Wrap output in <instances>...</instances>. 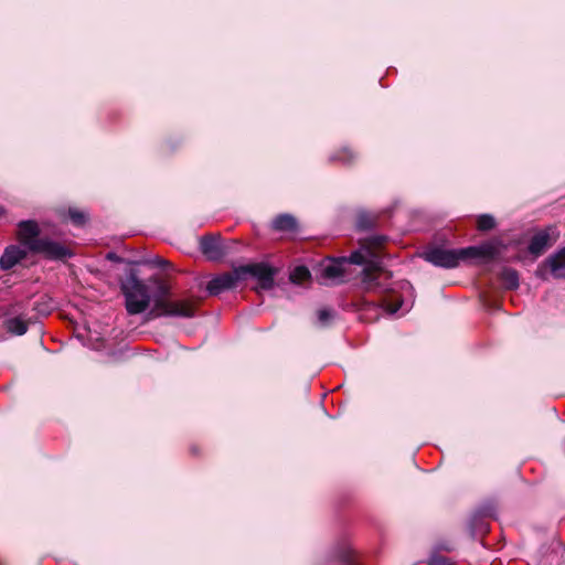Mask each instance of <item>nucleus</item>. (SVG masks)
Listing matches in <instances>:
<instances>
[{
  "instance_id": "f257e3e1",
  "label": "nucleus",
  "mask_w": 565,
  "mask_h": 565,
  "mask_svg": "<svg viewBox=\"0 0 565 565\" xmlns=\"http://www.w3.org/2000/svg\"><path fill=\"white\" fill-rule=\"evenodd\" d=\"M386 241L385 236L373 235L370 236L362 244L361 248L351 253L349 257H341L324 264L321 268V277L326 284H341L348 280L347 266L349 265H366L361 270L362 284L367 290L377 288V276L374 269L377 268L379 258L373 248L380 247Z\"/></svg>"
},
{
  "instance_id": "f03ea898",
  "label": "nucleus",
  "mask_w": 565,
  "mask_h": 565,
  "mask_svg": "<svg viewBox=\"0 0 565 565\" xmlns=\"http://www.w3.org/2000/svg\"><path fill=\"white\" fill-rule=\"evenodd\" d=\"M18 237L23 247L33 254H41L53 260H62L73 254L68 247L47 237L40 236V228L34 221L19 223Z\"/></svg>"
},
{
  "instance_id": "7ed1b4c3",
  "label": "nucleus",
  "mask_w": 565,
  "mask_h": 565,
  "mask_svg": "<svg viewBox=\"0 0 565 565\" xmlns=\"http://www.w3.org/2000/svg\"><path fill=\"white\" fill-rule=\"evenodd\" d=\"M497 249L491 244L481 246H469L460 249H447L441 247H430L422 253V257L437 267L455 268L460 260L469 258L491 259L495 256Z\"/></svg>"
},
{
  "instance_id": "20e7f679",
  "label": "nucleus",
  "mask_w": 565,
  "mask_h": 565,
  "mask_svg": "<svg viewBox=\"0 0 565 565\" xmlns=\"http://www.w3.org/2000/svg\"><path fill=\"white\" fill-rule=\"evenodd\" d=\"M149 318L157 317H180L192 318L195 315L194 302L192 300H172L170 299V289L164 284H159L153 298V308L148 313Z\"/></svg>"
},
{
  "instance_id": "39448f33",
  "label": "nucleus",
  "mask_w": 565,
  "mask_h": 565,
  "mask_svg": "<svg viewBox=\"0 0 565 565\" xmlns=\"http://www.w3.org/2000/svg\"><path fill=\"white\" fill-rule=\"evenodd\" d=\"M121 290L129 315H139L148 309L151 294L149 287L139 279L136 271L131 270L121 281Z\"/></svg>"
},
{
  "instance_id": "423d86ee",
  "label": "nucleus",
  "mask_w": 565,
  "mask_h": 565,
  "mask_svg": "<svg viewBox=\"0 0 565 565\" xmlns=\"http://www.w3.org/2000/svg\"><path fill=\"white\" fill-rule=\"evenodd\" d=\"M242 280V271L239 268H235L232 271L212 278L206 286V290L210 295L216 296L225 290L235 288Z\"/></svg>"
},
{
  "instance_id": "0eeeda50",
  "label": "nucleus",
  "mask_w": 565,
  "mask_h": 565,
  "mask_svg": "<svg viewBox=\"0 0 565 565\" xmlns=\"http://www.w3.org/2000/svg\"><path fill=\"white\" fill-rule=\"evenodd\" d=\"M239 270L242 271V279H245L246 275H252L258 279L263 289H270L274 286L276 270L267 264H249L239 267Z\"/></svg>"
},
{
  "instance_id": "6e6552de",
  "label": "nucleus",
  "mask_w": 565,
  "mask_h": 565,
  "mask_svg": "<svg viewBox=\"0 0 565 565\" xmlns=\"http://www.w3.org/2000/svg\"><path fill=\"white\" fill-rule=\"evenodd\" d=\"M200 250L210 260H220L226 254L220 235L202 236L200 238Z\"/></svg>"
},
{
  "instance_id": "1a4fd4ad",
  "label": "nucleus",
  "mask_w": 565,
  "mask_h": 565,
  "mask_svg": "<svg viewBox=\"0 0 565 565\" xmlns=\"http://www.w3.org/2000/svg\"><path fill=\"white\" fill-rule=\"evenodd\" d=\"M28 250L21 246L11 245L4 249L0 257V267L9 270L26 257Z\"/></svg>"
},
{
  "instance_id": "9d476101",
  "label": "nucleus",
  "mask_w": 565,
  "mask_h": 565,
  "mask_svg": "<svg viewBox=\"0 0 565 565\" xmlns=\"http://www.w3.org/2000/svg\"><path fill=\"white\" fill-rule=\"evenodd\" d=\"M551 230L546 228L543 231L537 232L533 235L530 245H529V252L533 255H541L548 246L552 245V238H551Z\"/></svg>"
},
{
  "instance_id": "9b49d317",
  "label": "nucleus",
  "mask_w": 565,
  "mask_h": 565,
  "mask_svg": "<svg viewBox=\"0 0 565 565\" xmlns=\"http://www.w3.org/2000/svg\"><path fill=\"white\" fill-rule=\"evenodd\" d=\"M547 264L554 278H565V247L551 255Z\"/></svg>"
},
{
  "instance_id": "f8f14e48",
  "label": "nucleus",
  "mask_w": 565,
  "mask_h": 565,
  "mask_svg": "<svg viewBox=\"0 0 565 565\" xmlns=\"http://www.w3.org/2000/svg\"><path fill=\"white\" fill-rule=\"evenodd\" d=\"M6 329L15 335H22L28 331V321L21 317H12L4 321Z\"/></svg>"
},
{
  "instance_id": "ddd939ff",
  "label": "nucleus",
  "mask_w": 565,
  "mask_h": 565,
  "mask_svg": "<svg viewBox=\"0 0 565 565\" xmlns=\"http://www.w3.org/2000/svg\"><path fill=\"white\" fill-rule=\"evenodd\" d=\"M273 227L277 231H294L297 222L290 214H280L273 221Z\"/></svg>"
},
{
  "instance_id": "4468645a",
  "label": "nucleus",
  "mask_w": 565,
  "mask_h": 565,
  "mask_svg": "<svg viewBox=\"0 0 565 565\" xmlns=\"http://www.w3.org/2000/svg\"><path fill=\"white\" fill-rule=\"evenodd\" d=\"M502 284L507 289L519 287V275L514 269L505 268L501 274Z\"/></svg>"
},
{
  "instance_id": "2eb2a0df",
  "label": "nucleus",
  "mask_w": 565,
  "mask_h": 565,
  "mask_svg": "<svg viewBox=\"0 0 565 565\" xmlns=\"http://www.w3.org/2000/svg\"><path fill=\"white\" fill-rule=\"evenodd\" d=\"M310 271L305 266L296 267L290 274V280L295 284H302L310 278Z\"/></svg>"
},
{
  "instance_id": "dca6fc26",
  "label": "nucleus",
  "mask_w": 565,
  "mask_h": 565,
  "mask_svg": "<svg viewBox=\"0 0 565 565\" xmlns=\"http://www.w3.org/2000/svg\"><path fill=\"white\" fill-rule=\"evenodd\" d=\"M495 226V220L490 214H481L478 217L477 227L479 231H490Z\"/></svg>"
},
{
  "instance_id": "f3484780",
  "label": "nucleus",
  "mask_w": 565,
  "mask_h": 565,
  "mask_svg": "<svg viewBox=\"0 0 565 565\" xmlns=\"http://www.w3.org/2000/svg\"><path fill=\"white\" fill-rule=\"evenodd\" d=\"M68 215L74 225L81 226L86 222V215L82 211L71 209Z\"/></svg>"
},
{
  "instance_id": "a211bd4d",
  "label": "nucleus",
  "mask_w": 565,
  "mask_h": 565,
  "mask_svg": "<svg viewBox=\"0 0 565 565\" xmlns=\"http://www.w3.org/2000/svg\"><path fill=\"white\" fill-rule=\"evenodd\" d=\"M334 312L329 309H321L318 311V322L321 327H326L333 319Z\"/></svg>"
},
{
  "instance_id": "6ab92c4d",
  "label": "nucleus",
  "mask_w": 565,
  "mask_h": 565,
  "mask_svg": "<svg viewBox=\"0 0 565 565\" xmlns=\"http://www.w3.org/2000/svg\"><path fill=\"white\" fill-rule=\"evenodd\" d=\"M332 159L350 163L353 159V153L349 149H343L341 153L337 154V157H333Z\"/></svg>"
},
{
  "instance_id": "aec40b11",
  "label": "nucleus",
  "mask_w": 565,
  "mask_h": 565,
  "mask_svg": "<svg viewBox=\"0 0 565 565\" xmlns=\"http://www.w3.org/2000/svg\"><path fill=\"white\" fill-rule=\"evenodd\" d=\"M402 307H403V300H395V301L387 302L385 306V310L388 313L393 315V313H396Z\"/></svg>"
},
{
  "instance_id": "412c9836",
  "label": "nucleus",
  "mask_w": 565,
  "mask_h": 565,
  "mask_svg": "<svg viewBox=\"0 0 565 565\" xmlns=\"http://www.w3.org/2000/svg\"><path fill=\"white\" fill-rule=\"evenodd\" d=\"M428 565H448V562L443 556H433L429 559Z\"/></svg>"
},
{
  "instance_id": "4be33fe9",
  "label": "nucleus",
  "mask_w": 565,
  "mask_h": 565,
  "mask_svg": "<svg viewBox=\"0 0 565 565\" xmlns=\"http://www.w3.org/2000/svg\"><path fill=\"white\" fill-rule=\"evenodd\" d=\"M149 263L158 266V267H161V268H166L170 265V263L168 260H164L160 257H154L152 260H150Z\"/></svg>"
},
{
  "instance_id": "5701e85b",
  "label": "nucleus",
  "mask_w": 565,
  "mask_h": 565,
  "mask_svg": "<svg viewBox=\"0 0 565 565\" xmlns=\"http://www.w3.org/2000/svg\"><path fill=\"white\" fill-rule=\"evenodd\" d=\"M340 565H354L349 555H343L340 558Z\"/></svg>"
},
{
  "instance_id": "b1692460",
  "label": "nucleus",
  "mask_w": 565,
  "mask_h": 565,
  "mask_svg": "<svg viewBox=\"0 0 565 565\" xmlns=\"http://www.w3.org/2000/svg\"><path fill=\"white\" fill-rule=\"evenodd\" d=\"M18 308H22V306L20 303H15V305L11 306V308L8 310V313H10V315L17 313Z\"/></svg>"
},
{
  "instance_id": "393cba45",
  "label": "nucleus",
  "mask_w": 565,
  "mask_h": 565,
  "mask_svg": "<svg viewBox=\"0 0 565 565\" xmlns=\"http://www.w3.org/2000/svg\"><path fill=\"white\" fill-rule=\"evenodd\" d=\"M404 285H405L409 290H412V289H413V288H412V286H411L408 282H405Z\"/></svg>"
},
{
  "instance_id": "a878e982",
  "label": "nucleus",
  "mask_w": 565,
  "mask_h": 565,
  "mask_svg": "<svg viewBox=\"0 0 565 565\" xmlns=\"http://www.w3.org/2000/svg\"><path fill=\"white\" fill-rule=\"evenodd\" d=\"M334 388L340 390V388H343V387H342V384H339Z\"/></svg>"
},
{
  "instance_id": "bb28decb",
  "label": "nucleus",
  "mask_w": 565,
  "mask_h": 565,
  "mask_svg": "<svg viewBox=\"0 0 565 565\" xmlns=\"http://www.w3.org/2000/svg\"><path fill=\"white\" fill-rule=\"evenodd\" d=\"M108 258L115 259V256H113V254H108Z\"/></svg>"
},
{
  "instance_id": "cd10ccee",
  "label": "nucleus",
  "mask_w": 565,
  "mask_h": 565,
  "mask_svg": "<svg viewBox=\"0 0 565 565\" xmlns=\"http://www.w3.org/2000/svg\"><path fill=\"white\" fill-rule=\"evenodd\" d=\"M108 258L115 259V256H113V254H108Z\"/></svg>"
},
{
  "instance_id": "c85d7f7f",
  "label": "nucleus",
  "mask_w": 565,
  "mask_h": 565,
  "mask_svg": "<svg viewBox=\"0 0 565 565\" xmlns=\"http://www.w3.org/2000/svg\"><path fill=\"white\" fill-rule=\"evenodd\" d=\"M3 210L0 207V215L2 214Z\"/></svg>"
}]
</instances>
